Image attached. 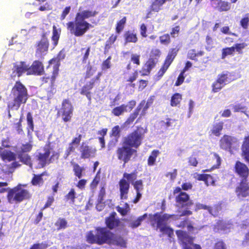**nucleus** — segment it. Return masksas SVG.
<instances>
[{"mask_svg": "<svg viewBox=\"0 0 249 249\" xmlns=\"http://www.w3.org/2000/svg\"><path fill=\"white\" fill-rule=\"evenodd\" d=\"M87 239L89 243L102 244L105 243H112L122 247H124L126 244L122 237L115 236L106 228H97L95 235L91 231L89 232L87 234Z\"/></svg>", "mask_w": 249, "mask_h": 249, "instance_id": "f257e3e1", "label": "nucleus"}, {"mask_svg": "<svg viewBox=\"0 0 249 249\" xmlns=\"http://www.w3.org/2000/svg\"><path fill=\"white\" fill-rule=\"evenodd\" d=\"M235 169L236 172L242 178V179L246 180L249 173V169L248 167L244 163L237 161Z\"/></svg>", "mask_w": 249, "mask_h": 249, "instance_id": "f3484780", "label": "nucleus"}, {"mask_svg": "<svg viewBox=\"0 0 249 249\" xmlns=\"http://www.w3.org/2000/svg\"><path fill=\"white\" fill-rule=\"evenodd\" d=\"M195 106V102L192 100H190L189 102V112L188 114V118H190L192 115Z\"/></svg>", "mask_w": 249, "mask_h": 249, "instance_id": "13d9d810", "label": "nucleus"}, {"mask_svg": "<svg viewBox=\"0 0 249 249\" xmlns=\"http://www.w3.org/2000/svg\"><path fill=\"white\" fill-rule=\"evenodd\" d=\"M212 87H213V92H217L219 90H220L223 87H224V86L223 85H222L221 84H220V83H219L218 81H217L216 80V81L213 84Z\"/></svg>", "mask_w": 249, "mask_h": 249, "instance_id": "6e6d98bb", "label": "nucleus"}, {"mask_svg": "<svg viewBox=\"0 0 249 249\" xmlns=\"http://www.w3.org/2000/svg\"><path fill=\"white\" fill-rule=\"evenodd\" d=\"M126 22V18L124 17L121 20H120L117 24L116 26V32L118 33H120L123 29H124V25Z\"/></svg>", "mask_w": 249, "mask_h": 249, "instance_id": "a18cd8bd", "label": "nucleus"}, {"mask_svg": "<svg viewBox=\"0 0 249 249\" xmlns=\"http://www.w3.org/2000/svg\"><path fill=\"white\" fill-rule=\"evenodd\" d=\"M144 133L145 130L143 128H138L124 138V144L131 148H137L142 143Z\"/></svg>", "mask_w": 249, "mask_h": 249, "instance_id": "0eeeda50", "label": "nucleus"}, {"mask_svg": "<svg viewBox=\"0 0 249 249\" xmlns=\"http://www.w3.org/2000/svg\"><path fill=\"white\" fill-rule=\"evenodd\" d=\"M242 149L246 160H249V136L245 139Z\"/></svg>", "mask_w": 249, "mask_h": 249, "instance_id": "c85d7f7f", "label": "nucleus"}, {"mask_svg": "<svg viewBox=\"0 0 249 249\" xmlns=\"http://www.w3.org/2000/svg\"><path fill=\"white\" fill-rule=\"evenodd\" d=\"M116 213L114 212L106 220L107 226L110 229H113L119 225V220L116 218Z\"/></svg>", "mask_w": 249, "mask_h": 249, "instance_id": "4be33fe9", "label": "nucleus"}, {"mask_svg": "<svg viewBox=\"0 0 249 249\" xmlns=\"http://www.w3.org/2000/svg\"><path fill=\"white\" fill-rule=\"evenodd\" d=\"M124 37L125 39V45H126L127 43H136L137 41L136 34H134L133 33L130 31L126 32L124 34Z\"/></svg>", "mask_w": 249, "mask_h": 249, "instance_id": "cd10ccee", "label": "nucleus"}, {"mask_svg": "<svg viewBox=\"0 0 249 249\" xmlns=\"http://www.w3.org/2000/svg\"><path fill=\"white\" fill-rule=\"evenodd\" d=\"M176 233L183 245V249H201V247L193 244V239L186 232L181 230L176 231Z\"/></svg>", "mask_w": 249, "mask_h": 249, "instance_id": "1a4fd4ad", "label": "nucleus"}, {"mask_svg": "<svg viewBox=\"0 0 249 249\" xmlns=\"http://www.w3.org/2000/svg\"><path fill=\"white\" fill-rule=\"evenodd\" d=\"M231 226L230 224L227 223L225 221H219L214 226L213 230L215 232L227 233L230 231Z\"/></svg>", "mask_w": 249, "mask_h": 249, "instance_id": "aec40b11", "label": "nucleus"}, {"mask_svg": "<svg viewBox=\"0 0 249 249\" xmlns=\"http://www.w3.org/2000/svg\"><path fill=\"white\" fill-rule=\"evenodd\" d=\"M131 61L135 64H136L137 65H139L140 64V55L133 54L131 55Z\"/></svg>", "mask_w": 249, "mask_h": 249, "instance_id": "0e129e2a", "label": "nucleus"}, {"mask_svg": "<svg viewBox=\"0 0 249 249\" xmlns=\"http://www.w3.org/2000/svg\"><path fill=\"white\" fill-rule=\"evenodd\" d=\"M234 51L235 48L233 46L223 49L222 50V58H224L228 55L232 54Z\"/></svg>", "mask_w": 249, "mask_h": 249, "instance_id": "49530a36", "label": "nucleus"}, {"mask_svg": "<svg viewBox=\"0 0 249 249\" xmlns=\"http://www.w3.org/2000/svg\"><path fill=\"white\" fill-rule=\"evenodd\" d=\"M184 72L182 71L179 75L178 79L176 82V86H179L183 83L184 80Z\"/></svg>", "mask_w": 249, "mask_h": 249, "instance_id": "052dcab7", "label": "nucleus"}, {"mask_svg": "<svg viewBox=\"0 0 249 249\" xmlns=\"http://www.w3.org/2000/svg\"><path fill=\"white\" fill-rule=\"evenodd\" d=\"M76 193L73 189H71L69 193L65 196L67 200H70L73 203L75 198Z\"/></svg>", "mask_w": 249, "mask_h": 249, "instance_id": "09e8293b", "label": "nucleus"}, {"mask_svg": "<svg viewBox=\"0 0 249 249\" xmlns=\"http://www.w3.org/2000/svg\"><path fill=\"white\" fill-rule=\"evenodd\" d=\"M0 156L3 160L11 161L15 159V155L14 153L3 150L0 148Z\"/></svg>", "mask_w": 249, "mask_h": 249, "instance_id": "393cba45", "label": "nucleus"}, {"mask_svg": "<svg viewBox=\"0 0 249 249\" xmlns=\"http://www.w3.org/2000/svg\"><path fill=\"white\" fill-rule=\"evenodd\" d=\"M159 153L158 150H154L152 151L151 155L148 159V164L149 166H152L154 164L156 158Z\"/></svg>", "mask_w": 249, "mask_h": 249, "instance_id": "ea45409f", "label": "nucleus"}, {"mask_svg": "<svg viewBox=\"0 0 249 249\" xmlns=\"http://www.w3.org/2000/svg\"><path fill=\"white\" fill-rule=\"evenodd\" d=\"M124 112L126 111V106L125 104H123L120 106L115 107L112 110V113L116 116H119L122 115Z\"/></svg>", "mask_w": 249, "mask_h": 249, "instance_id": "2f4dec72", "label": "nucleus"}, {"mask_svg": "<svg viewBox=\"0 0 249 249\" xmlns=\"http://www.w3.org/2000/svg\"><path fill=\"white\" fill-rule=\"evenodd\" d=\"M198 179L199 180L208 182L209 180L212 179V177L208 174H201L198 175Z\"/></svg>", "mask_w": 249, "mask_h": 249, "instance_id": "bf43d9fd", "label": "nucleus"}, {"mask_svg": "<svg viewBox=\"0 0 249 249\" xmlns=\"http://www.w3.org/2000/svg\"><path fill=\"white\" fill-rule=\"evenodd\" d=\"M67 222L64 218H59L55 223V225L58 227V229H65L67 227Z\"/></svg>", "mask_w": 249, "mask_h": 249, "instance_id": "de8ad7c7", "label": "nucleus"}, {"mask_svg": "<svg viewBox=\"0 0 249 249\" xmlns=\"http://www.w3.org/2000/svg\"><path fill=\"white\" fill-rule=\"evenodd\" d=\"M18 156L21 162L32 168V163L31 159L28 154L23 153L22 152H18Z\"/></svg>", "mask_w": 249, "mask_h": 249, "instance_id": "a878e982", "label": "nucleus"}, {"mask_svg": "<svg viewBox=\"0 0 249 249\" xmlns=\"http://www.w3.org/2000/svg\"><path fill=\"white\" fill-rule=\"evenodd\" d=\"M166 0H155L151 6V10L154 12H158L160 9V7Z\"/></svg>", "mask_w": 249, "mask_h": 249, "instance_id": "c9c22d12", "label": "nucleus"}, {"mask_svg": "<svg viewBox=\"0 0 249 249\" xmlns=\"http://www.w3.org/2000/svg\"><path fill=\"white\" fill-rule=\"evenodd\" d=\"M72 111L73 108L70 102L68 100H64L62 103L61 111L62 112V118L65 122H67L71 120Z\"/></svg>", "mask_w": 249, "mask_h": 249, "instance_id": "ddd939ff", "label": "nucleus"}, {"mask_svg": "<svg viewBox=\"0 0 249 249\" xmlns=\"http://www.w3.org/2000/svg\"><path fill=\"white\" fill-rule=\"evenodd\" d=\"M121 129L119 125H116L112 128L111 130V136L115 138V142L118 141V139L120 136Z\"/></svg>", "mask_w": 249, "mask_h": 249, "instance_id": "a19ab883", "label": "nucleus"}, {"mask_svg": "<svg viewBox=\"0 0 249 249\" xmlns=\"http://www.w3.org/2000/svg\"><path fill=\"white\" fill-rule=\"evenodd\" d=\"M136 105V102L134 100L130 101L128 104L125 105L126 106V111H130Z\"/></svg>", "mask_w": 249, "mask_h": 249, "instance_id": "e2e57ef3", "label": "nucleus"}, {"mask_svg": "<svg viewBox=\"0 0 249 249\" xmlns=\"http://www.w3.org/2000/svg\"><path fill=\"white\" fill-rule=\"evenodd\" d=\"M32 148V144L30 143H26L25 144L22 145L20 148V151L18 152H22L23 153H25L26 152H29Z\"/></svg>", "mask_w": 249, "mask_h": 249, "instance_id": "603ef678", "label": "nucleus"}, {"mask_svg": "<svg viewBox=\"0 0 249 249\" xmlns=\"http://www.w3.org/2000/svg\"><path fill=\"white\" fill-rule=\"evenodd\" d=\"M230 107L232 109H233L234 112H244L245 110L246 109V107L241 104L236 103L231 105Z\"/></svg>", "mask_w": 249, "mask_h": 249, "instance_id": "58836bf2", "label": "nucleus"}, {"mask_svg": "<svg viewBox=\"0 0 249 249\" xmlns=\"http://www.w3.org/2000/svg\"><path fill=\"white\" fill-rule=\"evenodd\" d=\"M65 54L62 51H60L58 54L57 58L55 59H53L51 60L49 62L50 66L51 67L53 64H54L53 66V74L54 75L55 73L57 72L58 69V60H60L64 58Z\"/></svg>", "mask_w": 249, "mask_h": 249, "instance_id": "5701e85b", "label": "nucleus"}, {"mask_svg": "<svg viewBox=\"0 0 249 249\" xmlns=\"http://www.w3.org/2000/svg\"><path fill=\"white\" fill-rule=\"evenodd\" d=\"M178 50L176 49H172L171 51L169 52L163 65L162 67L160 69L158 72V76L161 77L163 76L164 73L165 72L174 58L177 55Z\"/></svg>", "mask_w": 249, "mask_h": 249, "instance_id": "4468645a", "label": "nucleus"}, {"mask_svg": "<svg viewBox=\"0 0 249 249\" xmlns=\"http://www.w3.org/2000/svg\"><path fill=\"white\" fill-rule=\"evenodd\" d=\"M46 34H44L42 35L41 39L38 42L36 46V55L37 57H41L48 52L49 42Z\"/></svg>", "mask_w": 249, "mask_h": 249, "instance_id": "f8f14e48", "label": "nucleus"}, {"mask_svg": "<svg viewBox=\"0 0 249 249\" xmlns=\"http://www.w3.org/2000/svg\"><path fill=\"white\" fill-rule=\"evenodd\" d=\"M217 81L224 86L230 82L228 79V73H222L218 75Z\"/></svg>", "mask_w": 249, "mask_h": 249, "instance_id": "e433bc0d", "label": "nucleus"}, {"mask_svg": "<svg viewBox=\"0 0 249 249\" xmlns=\"http://www.w3.org/2000/svg\"><path fill=\"white\" fill-rule=\"evenodd\" d=\"M136 152L135 149L124 144L122 147L118 148L117 154L118 159L123 160L124 164L130 160L132 155Z\"/></svg>", "mask_w": 249, "mask_h": 249, "instance_id": "9b49d317", "label": "nucleus"}, {"mask_svg": "<svg viewBox=\"0 0 249 249\" xmlns=\"http://www.w3.org/2000/svg\"><path fill=\"white\" fill-rule=\"evenodd\" d=\"M59 156V153L54 151L50 145H46L43 152L38 153L36 155L39 161V167H43L47 163L54 162L58 160Z\"/></svg>", "mask_w": 249, "mask_h": 249, "instance_id": "39448f33", "label": "nucleus"}, {"mask_svg": "<svg viewBox=\"0 0 249 249\" xmlns=\"http://www.w3.org/2000/svg\"><path fill=\"white\" fill-rule=\"evenodd\" d=\"M28 135L30 137L34 131L33 119L30 112H28L27 115Z\"/></svg>", "mask_w": 249, "mask_h": 249, "instance_id": "c756f323", "label": "nucleus"}, {"mask_svg": "<svg viewBox=\"0 0 249 249\" xmlns=\"http://www.w3.org/2000/svg\"><path fill=\"white\" fill-rule=\"evenodd\" d=\"M160 41L161 44L168 45L170 43V36L168 34H164L160 37Z\"/></svg>", "mask_w": 249, "mask_h": 249, "instance_id": "c03bdc74", "label": "nucleus"}, {"mask_svg": "<svg viewBox=\"0 0 249 249\" xmlns=\"http://www.w3.org/2000/svg\"><path fill=\"white\" fill-rule=\"evenodd\" d=\"M174 194L178 195L176 196V201L178 206H185L188 205L189 203V196L185 192L181 191V188L177 187L174 190Z\"/></svg>", "mask_w": 249, "mask_h": 249, "instance_id": "2eb2a0df", "label": "nucleus"}, {"mask_svg": "<svg viewBox=\"0 0 249 249\" xmlns=\"http://www.w3.org/2000/svg\"><path fill=\"white\" fill-rule=\"evenodd\" d=\"M144 104V102L142 101L140 104V106L137 107V108L136 109L134 113L131 114L129 116V117L127 119V121H126V123L128 124H130L132 123L134 120L136 118V117L138 116L139 111L141 109V106H143Z\"/></svg>", "mask_w": 249, "mask_h": 249, "instance_id": "72a5a7b5", "label": "nucleus"}, {"mask_svg": "<svg viewBox=\"0 0 249 249\" xmlns=\"http://www.w3.org/2000/svg\"><path fill=\"white\" fill-rule=\"evenodd\" d=\"M79 11L80 12L77 13L76 18L82 20H85L87 18L94 17L97 13L96 11L92 10H82L81 7H80Z\"/></svg>", "mask_w": 249, "mask_h": 249, "instance_id": "412c9836", "label": "nucleus"}, {"mask_svg": "<svg viewBox=\"0 0 249 249\" xmlns=\"http://www.w3.org/2000/svg\"><path fill=\"white\" fill-rule=\"evenodd\" d=\"M29 197L28 192L22 188L21 185H18L13 189H12L8 194V199L12 198L17 201L20 202Z\"/></svg>", "mask_w": 249, "mask_h": 249, "instance_id": "9d476101", "label": "nucleus"}, {"mask_svg": "<svg viewBox=\"0 0 249 249\" xmlns=\"http://www.w3.org/2000/svg\"><path fill=\"white\" fill-rule=\"evenodd\" d=\"M111 56H109L106 60H105L102 64V69L103 70H105L110 67V60Z\"/></svg>", "mask_w": 249, "mask_h": 249, "instance_id": "864d4df0", "label": "nucleus"}, {"mask_svg": "<svg viewBox=\"0 0 249 249\" xmlns=\"http://www.w3.org/2000/svg\"><path fill=\"white\" fill-rule=\"evenodd\" d=\"M147 217V214L145 213L143 215L139 217L136 220L130 219L128 220V226L132 229L138 227L142 221Z\"/></svg>", "mask_w": 249, "mask_h": 249, "instance_id": "b1692460", "label": "nucleus"}, {"mask_svg": "<svg viewBox=\"0 0 249 249\" xmlns=\"http://www.w3.org/2000/svg\"><path fill=\"white\" fill-rule=\"evenodd\" d=\"M214 249H226L225 245L223 242H218L215 244Z\"/></svg>", "mask_w": 249, "mask_h": 249, "instance_id": "774afa93", "label": "nucleus"}, {"mask_svg": "<svg viewBox=\"0 0 249 249\" xmlns=\"http://www.w3.org/2000/svg\"><path fill=\"white\" fill-rule=\"evenodd\" d=\"M236 193L239 197H246L249 195V187L247 183V180H242L240 184L236 189Z\"/></svg>", "mask_w": 249, "mask_h": 249, "instance_id": "a211bd4d", "label": "nucleus"}, {"mask_svg": "<svg viewBox=\"0 0 249 249\" xmlns=\"http://www.w3.org/2000/svg\"><path fill=\"white\" fill-rule=\"evenodd\" d=\"M131 183L133 185L136 192H141L143 189V183L142 180L135 181H133V182Z\"/></svg>", "mask_w": 249, "mask_h": 249, "instance_id": "79ce46f5", "label": "nucleus"}, {"mask_svg": "<svg viewBox=\"0 0 249 249\" xmlns=\"http://www.w3.org/2000/svg\"><path fill=\"white\" fill-rule=\"evenodd\" d=\"M181 100V95L179 93H176L171 98V105L173 107L177 106Z\"/></svg>", "mask_w": 249, "mask_h": 249, "instance_id": "4c0bfd02", "label": "nucleus"}, {"mask_svg": "<svg viewBox=\"0 0 249 249\" xmlns=\"http://www.w3.org/2000/svg\"><path fill=\"white\" fill-rule=\"evenodd\" d=\"M47 245L44 243H37L34 244L30 249H46Z\"/></svg>", "mask_w": 249, "mask_h": 249, "instance_id": "5fc2aeb1", "label": "nucleus"}, {"mask_svg": "<svg viewBox=\"0 0 249 249\" xmlns=\"http://www.w3.org/2000/svg\"><path fill=\"white\" fill-rule=\"evenodd\" d=\"M177 226L180 228L187 227V230L191 232H195V228L191 224L187 219H184L183 221H181L179 224L178 222L176 223Z\"/></svg>", "mask_w": 249, "mask_h": 249, "instance_id": "7c9ffc66", "label": "nucleus"}, {"mask_svg": "<svg viewBox=\"0 0 249 249\" xmlns=\"http://www.w3.org/2000/svg\"><path fill=\"white\" fill-rule=\"evenodd\" d=\"M196 207L199 209L207 210L209 213L213 216L217 214L216 207H210L202 204H197Z\"/></svg>", "mask_w": 249, "mask_h": 249, "instance_id": "473e14b6", "label": "nucleus"}, {"mask_svg": "<svg viewBox=\"0 0 249 249\" xmlns=\"http://www.w3.org/2000/svg\"><path fill=\"white\" fill-rule=\"evenodd\" d=\"M67 28L71 34L76 36H83L91 26V25L86 21L75 17V22H69L67 24Z\"/></svg>", "mask_w": 249, "mask_h": 249, "instance_id": "423d86ee", "label": "nucleus"}, {"mask_svg": "<svg viewBox=\"0 0 249 249\" xmlns=\"http://www.w3.org/2000/svg\"><path fill=\"white\" fill-rule=\"evenodd\" d=\"M60 31H59L56 27L54 26H53V32L52 39L53 42V45L54 47H55L57 44L60 36Z\"/></svg>", "mask_w": 249, "mask_h": 249, "instance_id": "f704fd0d", "label": "nucleus"}, {"mask_svg": "<svg viewBox=\"0 0 249 249\" xmlns=\"http://www.w3.org/2000/svg\"><path fill=\"white\" fill-rule=\"evenodd\" d=\"M42 180V178L41 175H35L32 180V182L34 185H37L39 184Z\"/></svg>", "mask_w": 249, "mask_h": 249, "instance_id": "4d7b16f0", "label": "nucleus"}, {"mask_svg": "<svg viewBox=\"0 0 249 249\" xmlns=\"http://www.w3.org/2000/svg\"><path fill=\"white\" fill-rule=\"evenodd\" d=\"M137 178L135 172L130 174L124 173L123 178L119 182V190L121 199H126L130 188V183H132Z\"/></svg>", "mask_w": 249, "mask_h": 249, "instance_id": "6e6552de", "label": "nucleus"}, {"mask_svg": "<svg viewBox=\"0 0 249 249\" xmlns=\"http://www.w3.org/2000/svg\"><path fill=\"white\" fill-rule=\"evenodd\" d=\"M80 152L81 153V158L82 159H88L94 157L96 150L95 148L85 145L83 143L80 146Z\"/></svg>", "mask_w": 249, "mask_h": 249, "instance_id": "dca6fc26", "label": "nucleus"}, {"mask_svg": "<svg viewBox=\"0 0 249 249\" xmlns=\"http://www.w3.org/2000/svg\"><path fill=\"white\" fill-rule=\"evenodd\" d=\"M223 122L214 123L211 129V133L215 136H219L223 129Z\"/></svg>", "mask_w": 249, "mask_h": 249, "instance_id": "bb28decb", "label": "nucleus"}, {"mask_svg": "<svg viewBox=\"0 0 249 249\" xmlns=\"http://www.w3.org/2000/svg\"><path fill=\"white\" fill-rule=\"evenodd\" d=\"M71 10V7L68 6L66 7L64 11H63V13L62 14V15L61 16V19L63 20L66 18V16L69 13Z\"/></svg>", "mask_w": 249, "mask_h": 249, "instance_id": "69168bd1", "label": "nucleus"}, {"mask_svg": "<svg viewBox=\"0 0 249 249\" xmlns=\"http://www.w3.org/2000/svg\"><path fill=\"white\" fill-rule=\"evenodd\" d=\"M242 244L244 247H249V232L246 234L245 238L243 241Z\"/></svg>", "mask_w": 249, "mask_h": 249, "instance_id": "338daca9", "label": "nucleus"}, {"mask_svg": "<svg viewBox=\"0 0 249 249\" xmlns=\"http://www.w3.org/2000/svg\"><path fill=\"white\" fill-rule=\"evenodd\" d=\"M218 10L220 11H227L230 9V4L228 2L220 0Z\"/></svg>", "mask_w": 249, "mask_h": 249, "instance_id": "37998d69", "label": "nucleus"}, {"mask_svg": "<svg viewBox=\"0 0 249 249\" xmlns=\"http://www.w3.org/2000/svg\"><path fill=\"white\" fill-rule=\"evenodd\" d=\"M249 24V17L248 14L245 17L243 18L240 21V25L243 28L246 29L248 28Z\"/></svg>", "mask_w": 249, "mask_h": 249, "instance_id": "8fccbe9b", "label": "nucleus"}, {"mask_svg": "<svg viewBox=\"0 0 249 249\" xmlns=\"http://www.w3.org/2000/svg\"><path fill=\"white\" fill-rule=\"evenodd\" d=\"M155 66V63L152 61H148L145 64V68L147 71L149 72Z\"/></svg>", "mask_w": 249, "mask_h": 249, "instance_id": "680f3d73", "label": "nucleus"}, {"mask_svg": "<svg viewBox=\"0 0 249 249\" xmlns=\"http://www.w3.org/2000/svg\"><path fill=\"white\" fill-rule=\"evenodd\" d=\"M149 216L151 221L156 222L157 227L161 232L167 234L169 237L173 234V230L167 225V222L170 219H178V215H170L166 213L161 215L159 213H156L153 215L150 214Z\"/></svg>", "mask_w": 249, "mask_h": 249, "instance_id": "20e7f679", "label": "nucleus"}, {"mask_svg": "<svg viewBox=\"0 0 249 249\" xmlns=\"http://www.w3.org/2000/svg\"><path fill=\"white\" fill-rule=\"evenodd\" d=\"M44 71L42 63L38 61H35L30 67L24 62H17L15 64L12 69L11 76L13 78L19 77L23 73L27 72V74L41 75Z\"/></svg>", "mask_w": 249, "mask_h": 249, "instance_id": "7ed1b4c3", "label": "nucleus"}, {"mask_svg": "<svg viewBox=\"0 0 249 249\" xmlns=\"http://www.w3.org/2000/svg\"><path fill=\"white\" fill-rule=\"evenodd\" d=\"M12 99L8 103V108L11 110H17L21 104H25L28 98L27 90L20 82H16L11 91Z\"/></svg>", "mask_w": 249, "mask_h": 249, "instance_id": "f03ea898", "label": "nucleus"}, {"mask_svg": "<svg viewBox=\"0 0 249 249\" xmlns=\"http://www.w3.org/2000/svg\"><path fill=\"white\" fill-rule=\"evenodd\" d=\"M236 140V139L234 137L225 135L220 140V146L223 149L229 150L231 146L232 142H235Z\"/></svg>", "mask_w": 249, "mask_h": 249, "instance_id": "6ab92c4d", "label": "nucleus"}, {"mask_svg": "<svg viewBox=\"0 0 249 249\" xmlns=\"http://www.w3.org/2000/svg\"><path fill=\"white\" fill-rule=\"evenodd\" d=\"M73 171L74 172L75 175L79 178H80L82 177V169L79 165L78 164H75L73 166Z\"/></svg>", "mask_w": 249, "mask_h": 249, "instance_id": "3c124183", "label": "nucleus"}]
</instances>
